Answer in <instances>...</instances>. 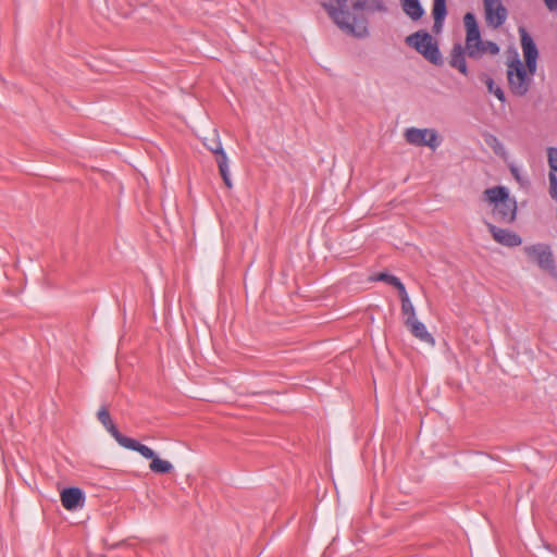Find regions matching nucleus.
<instances>
[{"mask_svg": "<svg viewBox=\"0 0 557 557\" xmlns=\"http://www.w3.org/2000/svg\"><path fill=\"white\" fill-rule=\"evenodd\" d=\"M529 261L553 277H557V270L550 247L545 244L528 245L523 248Z\"/></svg>", "mask_w": 557, "mask_h": 557, "instance_id": "obj_6", "label": "nucleus"}, {"mask_svg": "<svg viewBox=\"0 0 557 557\" xmlns=\"http://www.w3.org/2000/svg\"><path fill=\"white\" fill-rule=\"evenodd\" d=\"M405 325L410 330L411 334L419 341L430 345H435L434 337L428 332L425 325L418 319L405 321Z\"/></svg>", "mask_w": 557, "mask_h": 557, "instance_id": "obj_13", "label": "nucleus"}, {"mask_svg": "<svg viewBox=\"0 0 557 557\" xmlns=\"http://www.w3.org/2000/svg\"><path fill=\"white\" fill-rule=\"evenodd\" d=\"M203 145L216 156V158H222V156H226L223 150L222 143L219 138L216 132L213 133L212 138H206Z\"/></svg>", "mask_w": 557, "mask_h": 557, "instance_id": "obj_18", "label": "nucleus"}, {"mask_svg": "<svg viewBox=\"0 0 557 557\" xmlns=\"http://www.w3.org/2000/svg\"><path fill=\"white\" fill-rule=\"evenodd\" d=\"M401 312L406 317L405 321H411L417 319L416 310L410 298H406L401 301Z\"/></svg>", "mask_w": 557, "mask_h": 557, "instance_id": "obj_21", "label": "nucleus"}, {"mask_svg": "<svg viewBox=\"0 0 557 557\" xmlns=\"http://www.w3.org/2000/svg\"><path fill=\"white\" fill-rule=\"evenodd\" d=\"M484 198L492 208L496 220L504 223H511L516 219L517 203L509 197L508 190L503 186L487 188Z\"/></svg>", "mask_w": 557, "mask_h": 557, "instance_id": "obj_4", "label": "nucleus"}, {"mask_svg": "<svg viewBox=\"0 0 557 557\" xmlns=\"http://www.w3.org/2000/svg\"><path fill=\"white\" fill-rule=\"evenodd\" d=\"M485 22L493 28L502 26L507 18V9L502 0H483Z\"/></svg>", "mask_w": 557, "mask_h": 557, "instance_id": "obj_9", "label": "nucleus"}, {"mask_svg": "<svg viewBox=\"0 0 557 557\" xmlns=\"http://www.w3.org/2000/svg\"><path fill=\"white\" fill-rule=\"evenodd\" d=\"M544 2L549 11L557 10V0H544Z\"/></svg>", "mask_w": 557, "mask_h": 557, "instance_id": "obj_25", "label": "nucleus"}, {"mask_svg": "<svg viewBox=\"0 0 557 557\" xmlns=\"http://www.w3.org/2000/svg\"><path fill=\"white\" fill-rule=\"evenodd\" d=\"M513 175L519 180V176L517 174V170H512Z\"/></svg>", "mask_w": 557, "mask_h": 557, "instance_id": "obj_27", "label": "nucleus"}, {"mask_svg": "<svg viewBox=\"0 0 557 557\" xmlns=\"http://www.w3.org/2000/svg\"><path fill=\"white\" fill-rule=\"evenodd\" d=\"M406 42L434 65L443 64V57L434 38L425 32H417L406 38Z\"/></svg>", "mask_w": 557, "mask_h": 557, "instance_id": "obj_5", "label": "nucleus"}, {"mask_svg": "<svg viewBox=\"0 0 557 557\" xmlns=\"http://www.w3.org/2000/svg\"><path fill=\"white\" fill-rule=\"evenodd\" d=\"M216 163L219 166L220 174L223 178V182L227 186V188L233 187V183L230 175V168H228V159L227 156H222V158H216Z\"/></svg>", "mask_w": 557, "mask_h": 557, "instance_id": "obj_19", "label": "nucleus"}, {"mask_svg": "<svg viewBox=\"0 0 557 557\" xmlns=\"http://www.w3.org/2000/svg\"><path fill=\"white\" fill-rule=\"evenodd\" d=\"M403 11L412 20L422 17L424 10L419 0H399Z\"/></svg>", "mask_w": 557, "mask_h": 557, "instance_id": "obj_17", "label": "nucleus"}, {"mask_svg": "<svg viewBox=\"0 0 557 557\" xmlns=\"http://www.w3.org/2000/svg\"><path fill=\"white\" fill-rule=\"evenodd\" d=\"M466 28L465 50L469 58L481 59L485 54L496 55L499 52L498 46L493 41H484L476 18L473 13H466L463 16Z\"/></svg>", "mask_w": 557, "mask_h": 557, "instance_id": "obj_3", "label": "nucleus"}, {"mask_svg": "<svg viewBox=\"0 0 557 557\" xmlns=\"http://www.w3.org/2000/svg\"><path fill=\"white\" fill-rule=\"evenodd\" d=\"M466 55L465 46L462 47L460 44L453 47L449 55V65L457 69L463 75H468Z\"/></svg>", "mask_w": 557, "mask_h": 557, "instance_id": "obj_14", "label": "nucleus"}, {"mask_svg": "<svg viewBox=\"0 0 557 557\" xmlns=\"http://www.w3.org/2000/svg\"><path fill=\"white\" fill-rule=\"evenodd\" d=\"M98 420L102 423L106 430L114 437V440L124 448H127L134 441L131 437L123 435L114 425L111 420L109 410L106 407H101L97 413Z\"/></svg>", "mask_w": 557, "mask_h": 557, "instance_id": "obj_10", "label": "nucleus"}, {"mask_svg": "<svg viewBox=\"0 0 557 557\" xmlns=\"http://www.w3.org/2000/svg\"><path fill=\"white\" fill-rule=\"evenodd\" d=\"M326 8L334 23L344 33L359 38L368 35L363 4L360 0H332Z\"/></svg>", "mask_w": 557, "mask_h": 557, "instance_id": "obj_2", "label": "nucleus"}, {"mask_svg": "<svg viewBox=\"0 0 557 557\" xmlns=\"http://www.w3.org/2000/svg\"><path fill=\"white\" fill-rule=\"evenodd\" d=\"M487 228L491 232L494 240L503 246L517 247L522 243L521 237L512 231L497 227L491 223H487Z\"/></svg>", "mask_w": 557, "mask_h": 557, "instance_id": "obj_11", "label": "nucleus"}, {"mask_svg": "<svg viewBox=\"0 0 557 557\" xmlns=\"http://www.w3.org/2000/svg\"><path fill=\"white\" fill-rule=\"evenodd\" d=\"M392 285L397 288L401 301L406 298H409L405 285L399 281V278L394 280L392 282Z\"/></svg>", "mask_w": 557, "mask_h": 557, "instance_id": "obj_23", "label": "nucleus"}, {"mask_svg": "<svg viewBox=\"0 0 557 557\" xmlns=\"http://www.w3.org/2000/svg\"><path fill=\"white\" fill-rule=\"evenodd\" d=\"M550 196L557 199V149H548Z\"/></svg>", "mask_w": 557, "mask_h": 557, "instance_id": "obj_16", "label": "nucleus"}, {"mask_svg": "<svg viewBox=\"0 0 557 557\" xmlns=\"http://www.w3.org/2000/svg\"><path fill=\"white\" fill-rule=\"evenodd\" d=\"M377 9L381 10V11H385V5L382 1H380V3L377 4Z\"/></svg>", "mask_w": 557, "mask_h": 557, "instance_id": "obj_26", "label": "nucleus"}, {"mask_svg": "<svg viewBox=\"0 0 557 557\" xmlns=\"http://www.w3.org/2000/svg\"><path fill=\"white\" fill-rule=\"evenodd\" d=\"M404 138L412 146L428 147L433 151L442 144V138L435 128L409 127L404 132Z\"/></svg>", "mask_w": 557, "mask_h": 557, "instance_id": "obj_7", "label": "nucleus"}, {"mask_svg": "<svg viewBox=\"0 0 557 557\" xmlns=\"http://www.w3.org/2000/svg\"><path fill=\"white\" fill-rule=\"evenodd\" d=\"M61 503L67 510H75L84 505V494L78 487H69L61 492Z\"/></svg>", "mask_w": 557, "mask_h": 557, "instance_id": "obj_12", "label": "nucleus"}, {"mask_svg": "<svg viewBox=\"0 0 557 557\" xmlns=\"http://www.w3.org/2000/svg\"><path fill=\"white\" fill-rule=\"evenodd\" d=\"M392 285L397 288L401 301L406 298H409L405 285L399 281V278L394 280L392 282Z\"/></svg>", "mask_w": 557, "mask_h": 557, "instance_id": "obj_22", "label": "nucleus"}, {"mask_svg": "<svg viewBox=\"0 0 557 557\" xmlns=\"http://www.w3.org/2000/svg\"><path fill=\"white\" fill-rule=\"evenodd\" d=\"M398 277L394 276V275H391V274H387V273H380L376 277V280L379 281H384L386 282L387 284L392 285V282L394 280H397Z\"/></svg>", "mask_w": 557, "mask_h": 557, "instance_id": "obj_24", "label": "nucleus"}, {"mask_svg": "<svg viewBox=\"0 0 557 557\" xmlns=\"http://www.w3.org/2000/svg\"><path fill=\"white\" fill-rule=\"evenodd\" d=\"M483 82L485 83L487 90L491 94H493L502 102L505 101V94H504L503 89L499 86H496L494 81L491 77L485 76L483 78Z\"/></svg>", "mask_w": 557, "mask_h": 557, "instance_id": "obj_20", "label": "nucleus"}, {"mask_svg": "<svg viewBox=\"0 0 557 557\" xmlns=\"http://www.w3.org/2000/svg\"><path fill=\"white\" fill-rule=\"evenodd\" d=\"M432 14L434 18L433 32L441 33L444 24V20L447 14L446 0H434Z\"/></svg>", "mask_w": 557, "mask_h": 557, "instance_id": "obj_15", "label": "nucleus"}, {"mask_svg": "<svg viewBox=\"0 0 557 557\" xmlns=\"http://www.w3.org/2000/svg\"><path fill=\"white\" fill-rule=\"evenodd\" d=\"M519 33L525 63L518 55L509 60L507 63V78L511 92L523 96L529 91L532 77L536 72L539 51L532 37L524 28H519Z\"/></svg>", "mask_w": 557, "mask_h": 557, "instance_id": "obj_1", "label": "nucleus"}, {"mask_svg": "<svg viewBox=\"0 0 557 557\" xmlns=\"http://www.w3.org/2000/svg\"><path fill=\"white\" fill-rule=\"evenodd\" d=\"M127 449L139 453L144 458L150 459L149 469L154 473H169L173 470V465L164 459L158 457V455L148 446L134 440Z\"/></svg>", "mask_w": 557, "mask_h": 557, "instance_id": "obj_8", "label": "nucleus"}]
</instances>
